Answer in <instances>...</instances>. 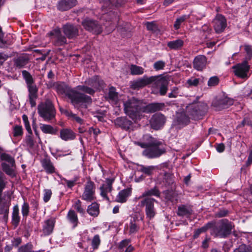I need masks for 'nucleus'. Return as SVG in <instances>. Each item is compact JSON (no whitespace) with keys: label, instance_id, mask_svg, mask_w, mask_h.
Returning a JSON list of instances; mask_svg holds the SVG:
<instances>
[{"label":"nucleus","instance_id":"obj_1","mask_svg":"<svg viewBox=\"0 0 252 252\" xmlns=\"http://www.w3.org/2000/svg\"><path fill=\"white\" fill-rule=\"evenodd\" d=\"M56 90L60 94H65L75 108H77L80 104L91 103L92 98L78 90L72 89L64 83H57Z\"/></svg>","mask_w":252,"mask_h":252},{"label":"nucleus","instance_id":"obj_2","mask_svg":"<svg viewBox=\"0 0 252 252\" xmlns=\"http://www.w3.org/2000/svg\"><path fill=\"white\" fill-rule=\"evenodd\" d=\"M86 85H79L76 89L79 92L93 95L96 91L100 90L104 87L103 81L98 76H94L89 78L85 81Z\"/></svg>","mask_w":252,"mask_h":252},{"label":"nucleus","instance_id":"obj_3","mask_svg":"<svg viewBox=\"0 0 252 252\" xmlns=\"http://www.w3.org/2000/svg\"><path fill=\"white\" fill-rule=\"evenodd\" d=\"M234 227L228 220L222 219L212 226L211 234L216 237L226 238L231 233Z\"/></svg>","mask_w":252,"mask_h":252},{"label":"nucleus","instance_id":"obj_4","mask_svg":"<svg viewBox=\"0 0 252 252\" xmlns=\"http://www.w3.org/2000/svg\"><path fill=\"white\" fill-rule=\"evenodd\" d=\"M39 116L45 121H51L56 116V109L51 100L47 99L40 103L37 107Z\"/></svg>","mask_w":252,"mask_h":252},{"label":"nucleus","instance_id":"obj_5","mask_svg":"<svg viewBox=\"0 0 252 252\" xmlns=\"http://www.w3.org/2000/svg\"><path fill=\"white\" fill-rule=\"evenodd\" d=\"M141 102L137 99L132 97L124 102V111L126 114L132 119L135 118L142 110Z\"/></svg>","mask_w":252,"mask_h":252},{"label":"nucleus","instance_id":"obj_6","mask_svg":"<svg viewBox=\"0 0 252 252\" xmlns=\"http://www.w3.org/2000/svg\"><path fill=\"white\" fill-rule=\"evenodd\" d=\"M154 81L152 83V93L155 94L159 93L161 95H165L168 90V80L162 75L154 76Z\"/></svg>","mask_w":252,"mask_h":252},{"label":"nucleus","instance_id":"obj_7","mask_svg":"<svg viewBox=\"0 0 252 252\" xmlns=\"http://www.w3.org/2000/svg\"><path fill=\"white\" fill-rule=\"evenodd\" d=\"M157 202L156 199L152 197H145L140 202V206L145 207V212L147 218L151 220L153 219L157 214L155 207V203Z\"/></svg>","mask_w":252,"mask_h":252},{"label":"nucleus","instance_id":"obj_8","mask_svg":"<svg viewBox=\"0 0 252 252\" xmlns=\"http://www.w3.org/2000/svg\"><path fill=\"white\" fill-rule=\"evenodd\" d=\"M142 155L148 158H155L160 157L166 153V149L162 145H152L143 148Z\"/></svg>","mask_w":252,"mask_h":252},{"label":"nucleus","instance_id":"obj_9","mask_svg":"<svg viewBox=\"0 0 252 252\" xmlns=\"http://www.w3.org/2000/svg\"><path fill=\"white\" fill-rule=\"evenodd\" d=\"M207 111V105L199 102L191 106L189 109V113L190 118L196 120L201 119Z\"/></svg>","mask_w":252,"mask_h":252},{"label":"nucleus","instance_id":"obj_10","mask_svg":"<svg viewBox=\"0 0 252 252\" xmlns=\"http://www.w3.org/2000/svg\"><path fill=\"white\" fill-rule=\"evenodd\" d=\"M82 25L84 29L94 34H99L102 32L101 25L96 20L86 18L82 21Z\"/></svg>","mask_w":252,"mask_h":252},{"label":"nucleus","instance_id":"obj_11","mask_svg":"<svg viewBox=\"0 0 252 252\" xmlns=\"http://www.w3.org/2000/svg\"><path fill=\"white\" fill-rule=\"evenodd\" d=\"M232 68L234 74L238 77L244 79L248 78L250 65L246 61L233 65Z\"/></svg>","mask_w":252,"mask_h":252},{"label":"nucleus","instance_id":"obj_12","mask_svg":"<svg viewBox=\"0 0 252 252\" xmlns=\"http://www.w3.org/2000/svg\"><path fill=\"white\" fill-rule=\"evenodd\" d=\"M95 189L94 183L90 179L88 180L85 185L84 190L81 196L82 199L88 202L94 200Z\"/></svg>","mask_w":252,"mask_h":252},{"label":"nucleus","instance_id":"obj_13","mask_svg":"<svg viewBox=\"0 0 252 252\" xmlns=\"http://www.w3.org/2000/svg\"><path fill=\"white\" fill-rule=\"evenodd\" d=\"M233 103V99L227 97L216 98L213 100L212 106L216 110L220 111L228 108Z\"/></svg>","mask_w":252,"mask_h":252},{"label":"nucleus","instance_id":"obj_14","mask_svg":"<svg viewBox=\"0 0 252 252\" xmlns=\"http://www.w3.org/2000/svg\"><path fill=\"white\" fill-rule=\"evenodd\" d=\"M10 201V197L9 195L0 196V214L3 215V218L5 221L8 218Z\"/></svg>","mask_w":252,"mask_h":252},{"label":"nucleus","instance_id":"obj_15","mask_svg":"<svg viewBox=\"0 0 252 252\" xmlns=\"http://www.w3.org/2000/svg\"><path fill=\"white\" fill-rule=\"evenodd\" d=\"M142 142L135 141L134 144L141 148H145L152 145H162V142L158 140L157 139L152 137L151 135L147 134L142 137Z\"/></svg>","mask_w":252,"mask_h":252},{"label":"nucleus","instance_id":"obj_16","mask_svg":"<svg viewBox=\"0 0 252 252\" xmlns=\"http://www.w3.org/2000/svg\"><path fill=\"white\" fill-rule=\"evenodd\" d=\"M166 122V118L161 113H156L152 116L150 121L151 127L155 130L159 129Z\"/></svg>","mask_w":252,"mask_h":252},{"label":"nucleus","instance_id":"obj_17","mask_svg":"<svg viewBox=\"0 0 252 252\" xmlns=\"http://www.w3.org/2000/svg\"><path fill=\"white\" fill-rule=\"evenodd\" d=\"M30 55L28 54L22 53L17 55L13 58V65L17 68L21 69L26 67L29 63Z\"/></svg>","mask_w":252,"mask_h":252},{"label":"nucleus","instance_id":"obj_18","mask_svg":"<svg viewBox=\"0 0 252 252\" xmlns=\"http://www.w3.org/2000/svg\"><path fill=\"white\" fill-rule=\"evenodd\" d=\"M154 76L148 77L145 75L142 78L132 82L130 86L131 88L133 90H139L152 84L154 81Z\"/></svg>","mask_w":252,"mask_h":252},{"label":"nucleus","instance_id":"obj_19","mask_svg":"<svg viewBox=\"0 0 252 252\" xmlns=\"http://www.w3.org/2000/svg\"><path fill=\"white\" fill-rule=\"evenodd\" d=\"M62 29L64 35L69 39L75 38L79 34L78 27L73 24L67 23L63 26Z\"/></svg>","mask_w":252,"mask_h":252},{"label":"nucleus","instance_id":"obj_20","mask_svg":"<svg viewBox=\"0 0 252 252\" xmlns=\"http://www.w3.org/2000/svg\"><path fill=\"white\" fill-rule=\"evenodd\" d=\"M214 28L215 32L220 33L224 31L226 27V20L224 16L218 14L213 21Z\"/></svg>","mask_w":252,"mask_h":252},{"label":"nucleus","instance_id":"obj_21","mask_svg":"<svg viewBox=\"0 0 252 252\" xmlns=\"http://www.w3.org/2000/svg\"><path fill=\"white\" fill-rule=\"evenodd\" d=\"M207 63L206 57L199 55L194 58L192 63L193 67L198 71H202L206 68Z\"/></svg>","mask_w":252,"mask_h":252},{"label":"nucleus","instance_id":"obj_22","mask_svg":"<svg viewBox=\"0 0 252 252\" xmlns=\"http://www.w3.org/2000/svg\"><path fill=\"white\" fill-rule=\"evenodd\" d=\"M165 107V105L162 102L151 103L145 106L143 112L148 113H153L162 110Z\"/></svg>","mask_w":252,"mask_h":252},{"label":"nucleus","instance_id":"obj_23","mask_svg":"<svg viewBox=\"0 0 252 252\" xmlns=\"http://www.w3.org/2000/svg\"><path fill=\"white\" fill-rule=\"evenodd\" d=\"M76 4V0H60L57 5V7L59 10L64 11L71 9Z\"/></svg>","mask_w":252,"mask_h":252},{"label":"nucleus","instance_id":"obj_24","mask_svg":"<svg viewBox=\"0 0 252 252\" xmlns=\"http://www.w3.org/2000/svg\"><path fill=\"white\" fill-rule=\"evenodd\" d=\"M114 124L116 126L127 130L130 128L132 123L126 118L121 117L117 118L115 120Z\"/></svg>","mask_w":252,"mask_h":252},{"label":"nucleus","instance_id":"obj_25","mask_svg":"<svg viewBox=\"0 0 252 252\" xmlns=\"http://www.w3.org/2000/svg\"><path fill=\"white\" fill-rule=\"evenodd\" d=\"M189 119L190 118L187 116L185 112H177L174 122L177 125L184 126L189 124Z\"/></svg>","mask_w":252,"mask_h":252},{"label":"nucleus","instance_id":"obj_26","mask_svg":"<svg viewBox=\"0 0 252 252\" xmlns=\"http://www.w3.org/2000/svg\"><path fill=\"white\" fill-rule=\"evenodd\" d=\"M55 38L54 44L56 46H62L67 43L66 38L61 34L59 30H54L53 33H51Z\"/></svg>","mask_w":252,"mask_h":252},{"label":"nucleus","instance_id":"obj_27","mask_svg":"<svg viewBox=\"0 0 252 252\" xmlns=\"http://www.w3.org/2000/svg\"><path fill=\"white\" fill-rule=\"evenodd\" d=\"M41 164L47 173L52 174L55 172V168L49 158L43 159L41 160Z\"/></svg>","mask_w":252,"mask_h":252},{"label":"nucleus","instance_id":"obj_28","mask_svg":"<svg viewBox=\"0 0 252 252\" xmlns=\"http://www.w3.org/2000/svg\"><path fill=\"white\" fill-rule=\"evenodd\" d=\"M55 223V220L54 218H51L45 221V224L43 227V232L45 235H48L52 232Z\"/></svg>","mask_w":252,"mask_h":252},{"label":"nucleus","instance_id":"obj_29","mask_svg":"<svg viewBox=\"0 0 252 252\" xmlns=\"http://www.w3.org/2000/svg\"><path fill=\"white\" fill-rule=\"evenodd\" d=\"M192 214V210L190 206L181 205L178 206L177 212L178 216L180 217H189Z\"/></svg>","mask_w":252,"mask_h":252},{"label":"nucleus","instance_id":"obj_30","mask_svg":"<svg viewBox=\"0 0 252 252\" xmlns=\"http://www.w3.org/2000/svg\"><path fill=\"white\" fill-rule=\"evenodd\" d=\"M20 221V216H19V207L18 204H16L13 208L11 223L16 228L18 226Z\"/></svg>","mask_w":252,"mask_h":252},{"label":"nucleus","instance_id":"obj_31","mask_svg":"<svg viewBox=\"0 0 252 252\" xmlns=\"http://www.w3.org/2000/svg\"><path fill=\"white\" fill-rule=\"evenodd\" d=\"M60 137L63 140H70L75 138V134L70 129L63 128L60 131Z\"/></svg>","mask_w":252,"mask_h":252},{"label":"nucleus","instance_id":"obj_32","mask_svg":"<svg viewBox=\"0 0 252 252\" xmlns=\"http://www.w3.org/2000/svg\"><path fill=\"white\" fill-rule=\"evenodd\" d=\"M160 194V193L159 189H158V188L155 186L153 188L146 190L145 192H144L139 197V198L142 199L145 197H151V196L159 197Z\"/></svg>","mask_w":252,"mask_h":252},{"label":"nucleus","instance_id":"obj_33","mask_svg":"<svg viewBox=\"0 0 252 252\" xmlns=\"http://www.w3.org/2000/svg\"><path fill=\"white\" fill-rule=\"evenodd\" d=\"M2 170L8 176L11 178L16 177V173L15 170V165L11 166V164L3 162L1 163Z\"/></svg>","mask_w":252,"mask_h":252},{"label":"nucleus","instance_id":"obj_34","mask_svg":"<svg viewBox=\"0 0 252 252\" xmlns=\"http://www.w3.org/2000/svg\"><path fill=\"white\" fill-rule=\"evenodd\" d=\"M131 190L126 189L121 190L117 195V201L119 202L124 203L126 202L127 198L130 195Z\"/></svg>","mask_w":252,"mask_h":252},{"label":"nucleus","instance_id":"obj_35","mask_svg":"<svg viewBox=\"0 0 252 252\" xmlns=\"http://www.w3.org/2000/svg\"><path fill=\"white\" fill-rule=\"evenodd\" d=\"M167 45L171 50H177L181 49L183 46L184 41L181 39H178L168 42Z\"/></svg>","mask_w":252,"mask_h":252},{"label":"nucleus","instance_id":"obj_36","mask_svg":"<svg viewBox=\"0 0 252 252\" xmlns=\"http://www.w3.org/2000/svg\"><path fill=\"white\" fill-rule=\"evenodd\" d=\"M88 213L92 216L96 217L99 214V205L96 202L92 203L89 205L87 209Z\"/></svg>","mask_w":252,"mask_h":252},{"label":"nucleus","instance_id":"obj_37","mask_svg":"<svg viewBox=\"0 0 252 252\" xmlns=\"http://www.w3.org/2000/svg\"><path fill=\"white\" fill-rule=\"evenodd\" d=\"M67 218L70 222L73 224V227H75L77 225L78 222V217L74 210H69L67 215Z\"/></svg>","mask_w":252,"mask_h":252},{"label":"nucleus","instance_id":"obj_38","mask_svg":"<svg viewBox=\"0 0 252 252\" xmlns=\"http://www.w3.org/2000/svg\"><path fill=\"white\" fill-rule=\"evenodd\" d=\"M40 128L43 132L47 134H56L57 132V129L49 125L42 124Z\"/></svg>","mask_w":252,"mask_h":252},{"label":"nucleus","instance_id":"obj_39","mask_svg":"<svg viewBox=\"0 0 252 252\" xmlns=\"http://www.w3.org/2000/svg\"><path fill=\"white\" fill-rule=\"evenodd\" d=\"M12 44L11 41L6 40L4 37V33L0 26V47L2 48H7Z\"/></svg>","mask_w":252,"mask_h":252},{"label":"nucleus","instance_id":"obj_40","mask_svg":"<svg viewBox=\"0 0 252 252\" xmlns=\"http://www.w3.org/2000/svg\"><path fill=\"white\" fill-rule=\"evenodd\" d=\"M130 74L133 75H141L144 73V69L135 64H131L129 67Z\"/></svg>","mask_w":252,"mask_h":252},{"label":"nucleus","instance_id":"obj_41","mask_svg":"<svg viewBox=\"0 0 252 252\" xmlns=\"http://www.w3.org/2000/svg\"><path fill=\"white\" fill-rule=\"evenodd\" d=\"M107 98L110 100L116 101L118 99V93L116 91V88L111 87L108 93Z\"/></svg>","mask_w":252,"mask_h":252},{"label":"nucleus","instance_id":"obj_42","mask_svg":"<svg viewBox=\"0 0 252 252\" xmlns=\"http://www.w3.org/2000/svg\"><path fill=\"white\" fill-rule=\"evenodd\" d=\"M124 0H108V1H106L104 3V5L102 6V8H105L107 7V4L109 3L108 6H109V8H111V7L113 6H119L121 4L123 3Z\"/></svg>","mask_w":252,"mask_h":252},{"label":"nucleus","instance_id":"obj_43","mask_svg":"<svg viewBox=\"0 0 252 252\" xmlns=\"http://www.w3.org/2000/svg\"><path fill=\"white\" fill-rule=\"evenodd\" d=\"M0 158L2 160H5L8 162L9 164L11 165V166H15V160L10 155L3 153L0 154Z\"/></svg>","mask_w":252,"mask_h":252},{"label":"nucleus","instance_id":"obj_44","mask_svg":"<svg viewBox=\"0 0 252 252\" xmlns=\"http://www.w3.org/2000/svg\"><path fill=\"white\" fill-rule=\"evenodd\" d=\"M23 78L25 80L27 86L34 84V80L32 75L27 70L22 71Z\"/></svg>","mask_w":252,"mask_h":252},{"label":"nucleus","instance_id":"obj_45","mask_svg":"<svg viewBox=\"0 0 252 252\" xmlns=\"http://www.w3.org/2000/svg\"><path fill=\"white\" fill-rule=\"evenodd\" d=\"M155 169V167L154 166H145L141 165H140L139 171L148 176H150L152 174Z\"/></svg>","mask_w":252,"mask_h":252},{"label":"nucleus","instance_id":"obj_46","mask_svg":"<svg viewBox=\"0 0 252 252\" xmlns=\"http://www.w3.org/2000/svg\"><path fill=\"white\" fill-rule=\"evenodd\" d=\"M29 93V97H37L38 89L34 84L27 86Z\"/></svg>","mask_w":252,"mask_h":252},{"label":"nucleus","instance_id":"obj_47","mask_svg":"<svg viewBox=\"0 0 252 252\" xmlns=\"http://www.w3.org/2000/svg\"><path fill=\"white\" fill-rule=\"evenodd\" d=\"M233 252H252V247L246 244H241Z\"/></svg>","mask_w":252,"mask_h":252},{"label":"nucleus","instance_id":"obj_48","mask_svg":"<svg viewBox=\"0 0 252 252\" xmlns=\"http://www.w3.org/2000/svg\"><path fill=\"white\" fill-rule=\"evenodd\" d=\"M203 83V79L201 78H196L191 77L187 80V83L189 86H197L199 83Z\"/></svg>","mask_w":252,"mask_h":252},{"label":"nucleus","instance_id":"obj_49","mask_svg":"<svg viewBox=\"0 0 252 252\" xmlns=\"http://www.w3.org/2000/svg\"><path fill=\"white\" fill-rule=\"evenodd\" d=\"M73 207L80 214H85V209L82 206V202L80 200L78 199L76 201H75L73 205Z\"/></svg>","mask_w":252,"mask_h":252},{"label":"nucleus","instance_id":"obj_50","mask_svg":"<svg viewBox=\"0 0 252 252\" xmlns=\"http://www.w3.org/2000/svg\"><path fill=\"white\" fill-rule=\"evenodd\" d=\"M33 245L31 243H28L21 246L18 249V252H33Z\"/></svg>","mask_w":252,"mask_h":252},{"label":"nucleus","instance_id":"obj_51","mask_svg":"<svg viewBox=\"0 0 252 252\" xmlns=\"http://www.w3.org/2000/svg\"><path fill=\"white\" fill-rule=\"evenodd\" d=\"M189 18V16L186 15H183L179 18H178L174 24V27L176 30H178L180 28L181 24L184 22L186 20Z\"/></svg>","mask_w":252,"mask_h":252},{"label":"nucleus","instance_id":"obj_52","mask_svg":"<svg viewBox=\"0 0 252 252\" xmlns=\"http://www.w3.org/2000/svg\"><path fill=\"white\" fill-rule=\"evenodd\" d=\"M6 183L5 175L0 172V196H2V190L5 187Z\"/></svg>","mask_w":252,"mask_h":252},{"label":"nucleus","instance_id":"obj_53","mask_svg":"<svg viewBox=\"0 0 252 252\" xmlns=\"http://www.w3.org/2000/svg\"><path fill=\"white\" fill-rule=\"evenodd\" d=\"M164 183L167 186L172 185L174 183L173 175L170 173H166L164 174Z\"/></svg>","mask_w":252,"mask_h":252},{"label":"nucleus","instance_id":"obj_54","mask_svg":"<svg viewBox=\"0 0 252 252\" xmlns=\"http://www.w3.org/2000/svg\"><path fill=\"white\" fill-rule=\"evenodd\" d=\"M100 189L101 195L106 200H109V198L107 195V193L108 192H111V190H109L108 186H106L105 185L103 184L100 187Z\"/></svg>","mask_w":252,"mask_h":252},{"label":"nucleus","instance_id":"obj_55","mask_svg":"<svg viewBox=\"0 0 252 252\" xmlns=\"http://www.w3.org/2000/svg\"><path fill=\"white\" fill-rule=\"evenodd\" d=\"M100 244V240L98 235H95L92 241V246L94 250L98 249Z\"/></svg>","mask_w":252,"mask_h":252},{"label":"nucleus","instance_id":"obj_56","mask_svg":"<svg viewBox=\"0 0 252 252\" xmlns=\"http://www.w3.org/2000/svg\"><path fill=\"white\" fill-rule=\"evenodd\" d=\"M220 81L219 77L217 76L211 77L208 81V85L209 87H215L218 85Z\"/></svg>","mask_w":252,"mask_h":252},{"label":"nucleus","instance_id":"obj_57","mask_svg":"<svg viewBox=\"0 0 252 252\" xmlns=\"http://www.w3.org/2000/svg\"><path fill=\"white\" fill-rule=\"evenodd\" d=\"M145 25L147 30L152 32H155L158 30L157 25L154 22H147Z\"/></svg>","mask_w":252,"mask_h":252},{"label":"nucleus","instance_id":"obj_58","mask_svg":"<svg viewBox=\"0 0 252 252\" xmlns=\"http://www.w3.org/2000/svg\"><path fill=\"white\" fill-rule=\"evenodd\" d=\"M25 142L27 146L30 148H33L34 146V142L32 137V134H29L26 136Z\"/></svg>","mask_w":252,"mask_h":252},{"label":"nucleus","instance_id":"obj_59","mask_svg":"<svg viewBox=\"0 0 252 252\" xmlns=\"http://www.w3.org/2000/svg\"><path fill=\"white\" fill-rule=\"evenodd\" d=\"M23 134V128L22 126H16L13 128V136L14 137H18L22 136Z\"/></svg>","mask_w":252,"mask_h":252},{"label":"nucleus","instance_id":"obj_60","mask_svg":"<svg viewBox=\"0 0 252 252\" xmlns=\"http://www.w3.org/2000/svg\"><path fill=\"white\" fill-rule=\"evenodd\" d=\"M29 213V205L27 202H24L22 207V213L24 217H27Z\"/></svg>","mask_w":252,"mask_h":252},{"label":"nucleus","instance_id":"obj_61","mask_svg":"<svg viewBox=\"0 0 252 252\" xmlns=\"http://www.w3.org/2000/svg\"><path fill=\"white\" fill-rule=\"evenodd\" d=\"M165 65L164 62L162 61H158L155 62L154 64V68L156 70H159L163 69Z\"/></svg>","mask_w":252,"mask_h":252},{"label":"nucleus","instance_id":"obj_62","mask_svg":"<svg viewBox=\"0 0 252 252\" xmlns=\"http://www.w3.org/2000/svg\"><path fill=\"white\" fill-rule=\"evenodd\" d=\"M229 211L225 209H221L215 214V217L217 218H222L226 216L228 214Z\"/></svg>","mask_w":252,"mask_h":252},{"label":"nucleus","instance_id":"obj_63","mask_svg":"<svg viewBox=\"0 0 252 252\" xmlns=\"http://www.w3.org/2000/svg\"><path fill=\"white\" fill-rule=\"evenodd\" d=\"M52 191L49 189H45L44 190L43 200L45 202H47L50 199L52 195Z\"/></svg>","mask_w":252,"mask_h":252},{"label":"nucleus","instance_id":"obj_64","mask_svg":"<svg viewBox=\"0 0 252 252\" xmlns=\"http://www.w3.org/2000/svg\"><path fill=\"white\" fill-rule=\"evenodd\" d=\"M78 178L77 177H75L72 180H68L64 179H63V181L66 183L67 187L71 189L76 184V182L78 181Z\"/></svg>","mask_w":252,"mask_h":252}]
</instances>
